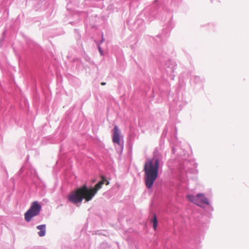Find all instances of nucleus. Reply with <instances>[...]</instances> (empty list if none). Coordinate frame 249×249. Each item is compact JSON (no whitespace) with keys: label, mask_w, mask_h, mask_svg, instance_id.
<instances>
[{"label":"nucleus","mask_w":249,"mask_h":249,"mask_svg":"<svg viewBox=\"0 0 249 249\" xmlns=\"http://www.w3.org/2000/svg\"><path fill=\"white\" fill-rule=\"evenodd\" d=\"M41 209V205L37 201L33 202L30 209L24 214L25 220L27 222L31 221L33 217L39 214Z\"/></svg>","instance_id":"obj_3"},{"label":"nucleus","mask_w":249,"mask_h":249,"mask_svg":"<svg viewBox=\"0 0 249 249\" xmlns=\"http://www.w3.org/2000/svg\"><path fill=\"white\" fill-rule=\"evenodd\" d=\"M41 209V205L37 201L33 202L30 209L24 214L25 220L27 222L31 221L33 217L39 214Z\"/></svg>","instance_id":"obj_4"},{"label":"nucleus","mask_w":249,"mask_h":249,"mask_svg":"<svg viewBox=\"0 0 249 249\" xmlns=\"http://www.w3.org/2000/svg\"><path fill=\"white\" fill-rule=\"evenodd\" d=\"M153 222V227L155 231L156 230L158 226V220L157 218L156 214L154 213L153 215V219L152 220Z\"/></svg>","instance_id":"obj_8"},{"label":"nucleus","mask_w":249,"mask_h":249,"mask_svg":"<svg viewBox=\"0 0 249 249\" xmlns=\"http://www.w3.org/2000/svg\"><path fill=\"white\" fill-rule=\"evenodd\" d=\"M159 168V160L148 159L144 165L143 170L145 173V184L147 188H151L154 181L158 176Z\"/></svg>","instance_id":"obj_2"},{"label":"nucleus","mask_w":249,"mask_h":249,"mask_svg":"<svg viewBox=\"0 0 249 249\" xmlns=\"http://www.w3.org/2000/svg\"><path fill=\"white\" fill-rule=\"evenodd\" d=\"M37 230L40 231L38 232V234L39 236H43L46 233V226L45 225H41L36 227Z\"/></svg>","instance_id":"obj_7"},{"label":"nucleus","mask_w":249,"mask_h":249,"mask_svg":"<svg viewBox=\"0 0 249 249\" xmlns=\"http://www.w3.org/2000/svg\"><path fill=\"white\" fill-rule=\"evenodd\" d=\"M188 200L196 205L201 206L202 204H209V200L203 194H198L196 196L188 195L187 196Z\"/></svg>","instance_id":"obj_5"},{"label":"nucleus","mask_w":249,"mask_h":249,"mask_svg":"<svg viewBox=\"0 0 249 249\" xmlns=\"http://www.w3.org/2000/svg\"><path fill=\"white\" fill-rule=\"evenodd\" d=\"M113 134L112 136V142L120 145V136L118 127L115 125L113 129Z\"/></svg>","instance_id":"obj_6"},{"label":"nucleus","mask_w":249,"mask_h":249,"mask_svg":"<svg viewBox=\"0 0 249 249\" xmlns=\"http://www.w3.org/2000/svg\"><path fill=\"white\" fill-rule=\"evenodd\" d=\"M105 182L106 185L109 184L108 181L103 178L102 180L97 183L93 188H88L86 185H83L71 192L68 196V199L71 202L79 206V204L81 203L83 199L86 202L91 200Z\"/></svg>","instance_id":"obj_1"},{"label":"nucleus","mask_w":249,"mask_h":249,"mask_svg":"<svg viewBox=\"0 0 249 249\" xmlns=\"http://www.w3.org/2000/svg\"><path fill=\"white\" fill-rule=\"evenodd\" d=\"M101 84L102 85H106V83H105V82H102Z\"/></svg>","instance_id":"obj_9"}]
</instances>
